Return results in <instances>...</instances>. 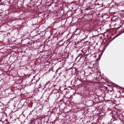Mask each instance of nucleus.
I'll return each instance as SVG.
<instances>
[{
	"label": "nucleus",
	"mask_w": 124,
	"mask_h": 124,
	"mask_svg": "<svg viewBox=\"0 0 124 124\" xmlns=\"http://www.w3.org/2000/svg\"><path fill=\"white\" fill-rule=\"evenodd\" d=\"M89 102H91V103H92L93 102V101H89Z\"/></svg>",
	"instance_id": "dca6fc26"
},
{
	"label": "nucleus",
	"mask_w": 124,
	"mask_h": 124,
	"mask_svg": "<svg viewBox=\"0 0 124 124\" xmlns=\"http://www.w3.org/2000/svg\"><path fill=\"white\" fill-rule=\"evenodd\" d=\"M120 120V119L117 120L116 118L113 117L111 121L113 124H119V122Z\"/></svg>",
	"instance_id": "f257e3e1"
},
{
	"label": "nucleus",
	"mask_w": 124,
	"mask_h": 124,
	"mask_svg": "<svg viewBox=\"0 0 124 124\" xmlns=\"http://www.w3.org/2000/svg\"><path fill=\"white\" fill-rule=\"evenodd\" d=\"M3 123L4 124H7L9 123V122L8 121L7 119H6L4 121Z\"/></svg>",
	"instance_id": "6e6552de"
},
{
	"label": "nucleus",
	"mask_w": 124,
	"mask_h": 124,
	"mask_svg": "<svg viewBox=\"0 0 124 124\" xmlns=\"http://www.w3.org/2000/svg\"><path fill=\"white\" fill-rule=\"evenodd\" d=\"M68 88L69 87H68V88H66L63 90V92L64 94H67L69 93L70 90Z\"/></svg>",
	"instance_id": "20e7f679"
},
{
	"label": "nucleus",
	"mask_w": 124,
	"mask_h": 124,
	"mask_svg": "<svg viewBox=\"0 0 124 124\" xmlns=\"http://www.w3.org/2000/svg\"><path fill=\"white\" fill-rule=\"evenodd\" d=\"M122 33V32L121 31L119 33L117 34L116 35V37H118V36H119V35H120Z\"/></svg>",
	"instance_id": "1a4fd4ad"
},
{
	"label": "nucleus",
	"mask_w": 124,
	"mask_h": 124,
	"mask_svg": "<svg viewBox=\"0 0 124 124\" xmlns=\"http://www.w3.org/2000/svg\"><path fill=\"white\" fill-rule=\"evenodd\" d=\"M68 41H69V40L68 39Z\"/></svg>",
	"instance_id": "b1692460"
},
{
	"label": "nucleus",
	"mask_w": 124,
	"mask_h": 124,
	"mask_svg": "<svg viewBox=\"0 0 124 124\" xmlns=\"http://www.w3.org/2000/svg\"><path fill=\"white\" fill-rule=\"evenodd\" d=\"M85 35V36H86V38H85V39L86 38H87L88 37V35H87L86 36V35Z\"/></svg>",
	"instance_id": "a211bd4d"
},
{
	"label": "nucleus",
	"mask_w": 124,
	"mask_h": 124,
	"mask_svg": "<svg viewBox=\"0 0 124 124\" xmlns=\"http://www.w3.org/2000/svg\"><path fill=\"white\" fill-rule=\"evenodd\" d=\"M85 55L83 56L82 54H79V55L78 56L76 59V60L78 61H79L82 58L84 59V58H85Z\"/></svg>",
	"instance_id": "f03ea898"
},
{
	"label": "nucleus",
	"mask_w": 124,
	"mask_h": 124,
	"mask_svg": "<svg viewBox=\"0 0 124 124\" xmlns=\"http://www.w3.org/2000/svg\"><path fill=\"white\" fill-rule=\"evenodd\" d=\"M1 0H0V2H1Z\"/></svg>",
	"instance_id": "412c9836"
},
{
	"label": "nucleus",
	"mask_w": 124,
	"mask_h": 124,
	"mask_svg": "<svg viewBox=\"0 0 124 124\" xmlns=\"http://www.w3.org/2000/svg\"><path fill=\"white\" fill-rule=\"evenodd\" d=\"M57 86V85L56 84H54V85H53V86L54 87L55 86Z\"/></svg>",
	"instance_id": "4468645a"
},
{
	"label": "nucleus",
	"mask_w": 124,
	"mask_h": 124,
	"mask_svg": "<svg viewBox=\"0 0 124 124\" xmlns=\"http://www.w3.org/2000/svg\"><path fill=\"white\" fill-rule=\"evenodd\" d=\"M83 54L82 55H84L83 53Z\"/></svg>",
	"instance_id": "5701e85b"
},
{
	"label": "nucleus",
	"mask_w": 124,
	"mask_h": 124,
	"mask_svg": "<svg viewBox=\"0 0 124 124\" xmlns=\"http://www.w3.org/2000/svg\"><path fill=\"white\" fill-rule=\"evenodd\" d=\"M63 55L65 58H67L69 56V53L67 52H64V53Z\"/></svg>",
	"instance_id": "39448f33"
},
{
	"label": "nucleus",
	"mask_w": 124,
	"mask_h": 124,
	"mask_svg": "<svg viewBox=\"0 0 124 124\" xmlns=\"http://www.w3.org/2000/svg\"><path fill=\"white\" fill-rule=\"evenodd\" d=\"M99 99V98L98 97H97L96 98V99H95V100H96V99Z\"/></svg>",
	"instance_id": "2eb2a0df"
},
{
	"label": "nucleus",
	"mask_w": 124,
	"mask_h": 124,
	"mask_svg": "<svg viewBox=\"0 0 124 124\" xmlns=\"http://www.w3.org/2000/svg\"><path fill=\"white\" fill-rule=\"evenodd\" d=\"M123 16H124V13H123Z\"/></svg>",
	"instance_id": "6ab92c4d"
},
{
	"label": "nucleus",
	"mask_w": 124,
	"mask_h": 124,
	"mask_svg": "<svg viewBox=\"0 0 124 124\" xmlns=\"http://www.w3.org/2000/svg\"><path fill=\"white\" fill-rule=\"evenodd\" d=\"M97 37V36L96 35L93 36L91 38H92V39L94 40V39H95V37Z\"/></svg>",
	"instance_id": "9b49d317"
},
{
	"label": "nucleus",
	"mask_w": 124,
	"mask_h": 124,
	"mask_svg": "<svg viewBox=\"0 0 124 124\" xmlns=\"http://www.w3.org/2000/svg\"><path fill=\"white\" fill-rule=\"evenodd\" d=\"M78 82H80V83H81V81H80L79 80V81H78Z\"/></svg>",
	"instance_id": "aec40b11"
},
{
	"label": "nucleus",
	"mask_w": 124,
	"mask_h": 124,
	"mask_svg": "<svg viewBox=\"0 0 124 124\" xmlns=\"http://www.w3.org/2000/svg\"><path fill=\"white\" fill-rule=\"evenodd\" d=\"M50 82H47L46 84L45 85V86L46 87H48L49 86H50V84H49V83H50Z\"/></svg>",
	"instance_id": "0eeeda50"
},
{
	"label": "nucleus",
	"mask_w": 124,
	"mask_h": 124,
	"mask_svg": "<svg viewBox=\"0 0 124 124\" xmlns=\"http://www.w3.org/2000/svg\"><path fill=\"white\" fill-rule=\"evenodd\" d=\"M3 122L1 120H0V124H3Z\"/></svg>",
	"instance_id": "ddd939ff"
},
{
	"label": "nucleus",
	"mask_w": 124,
	"mask_h": 124,
	"mask_svg": "<svg viewBox=\"0 0 124 124\" xmlns=\"http://www.w3.org/2000/svg\"><path fill=\"white\" fill-rule=\"evenodd\" d=\"M7 124H9V123Z\"/></svg>",
	"instance_id": "4be33fe9"
},
{
	"label": "nucleus",
	"mask_w": 124,
	"mask_h": 124,
	"mask_svg": "<svg viewBox=\"0 0 124 124\" xmlns=\"http://www.w3.org/2000/svg\"><path fill=\"white\" fill-rule=\"evenodd\" d=\"M58 93V91L57 90H53V91L52 92V93Z\"/></svg>",
	"instance_id": "9d476101"
},
{
	"label": "nucleus",
	"mask_w": 124,
	"mask_h": 124,
	"mask_svg": "<svg viewBox=\"0 0 124 124\" xmlns=\"http://www.w3.org/2000/svg\"><path fill=\"white\" fill-rule=\"evenodd\" d=\"M95 2L97 5H99L100 6L103 5L102 0H96Z\"/></svg>",
	"instance_id": "7ed1b4c3"
},
{
	"label": "nucleus",
	"mask_w": 124,
	"mask_h": 124,
	"mask_svg": "<svg viewBox=\"0 0 124 124\" xmlns=\"http://www.w3.org/2000/svg\"><path fill=\"white\" fill-rule=\"evenodd\" d=\"M63 39H62L61 40H60V41H59V42H61V41H62V40H63Z\"/></svg>",
	"instance_id": "f3484780"
},
{
	"label": "nucleus",
	"mask_w": 124,
	"mask_h": 124,
	"mask_svg": "<svg viewBox=\"0 0 124 124\" xmlns=\"http://www.w3.org/2000/svg\"><path fill=\"white\" fill-rule=\"evenodd\" d=\"M124 26V23H123L121 25H120L119 27V28H120L121 27H123Z\"/></svg>",
	"instance_id": "f8f14e48"
},
{
	"label": "nucleus",
	"mask_w": 124,
	"mask_h": 124,
	"mask_svg": "<svg viewBox=\"0 0 124 124\" xmlns=\"http://www.w3.org/2000/svg\"><path fill=\"white\" fill-rule=\"evenodd\" d=\"M108 43L107 42H105L104 44V49H105L106 48V47L108 45Z\"/></svg>",
	"instance_id": "423d86ee"
}]
</instances>
